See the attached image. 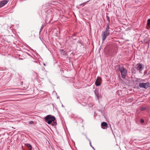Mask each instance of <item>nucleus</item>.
<instances>
[{
    "instance_id": "2eb2a0df",
    "label": "nucleus",
    "mask_w": 150,
    "mask_h": 150,
    "mask_svg": "<svg viewBox=\"0 0 150 150\" xmlns=\"http://www.w3.org/2000/svg\"><path fill=\"white\" fill-rule=\"evenodd\" d=\"M33 121H30L29 122V124H30L31 125V124H33Z\"/></svg>"
},
{
    "instance_id": "9d476101",
    "label": "nucleus",
    "mask_w": 150,
    "mask_h": 150,
    "mask_svg": "<svg viewBox=\"0 0 150 150\" xmlns=\"http://www.w3.org/2000/svg\"><path fill=\"white\" fill-rule=\"evenodd\" d=\"M101 125L102 127H106L108 126V124L106 122H103L101 123Z\"/></svg>"
},
{
    "instance_id": "6e6552de",
    "label": "nucleus",
    "mask_w": 150,
    "mask_h": 150,
    "mask_svg": "<svg viewBox=\"0 0 150 150\" xmlns=\"http://www.w3.org/2000/svg\"><path fill=\"white\" fill-rule=\"evenodd\" d=\"M94 92L96 95L98 99L99 98V94L98 90L95 89V90Z\"/></svg>"
},
{
    "instance_id": "dca6fc26",
    "label": "nucleus",
    "mask_w": 150,
    "mask_h": 150,
    "mask_svg": "<svg viewBox=\"0 0 150 150\" xmlns=\"http://www.w3.org/2000/svg\"><path fill=\"white\" fill-rule=\"evenodd\" d=\"M89 140V144H90V145L93 148V146H92V145H91V141L90 140Z\"/></svg>"
},
{
    "instance_id": "ddd939ff",
    "label": "nucleus",
    "mask_w": 150,
    "mask_h": 150,
    "mask_svg": "<svg viewBox=\"0 0 150 150\" xmlns=\"http://www.w3.org/2000/svg\"><path fill=\"white\" fill-rule=\"evenodd\" d=\"M119 81H120L121 82L123 83L122 80L120 78H119Z\"/></svg>"
},
{
    "instance_id": "f8f14e48",
    "label": "nucleus",
    "mask_w": 150,
    "mask_h": 150,
    "mask_svg": "<svg viewBox=\"0 0 150 150\" xmlns=\"http://www.w3.org/2000/svg\"><path fill=\"white\" fill-rule=\"evenodd\" d=\"M146 109V108H145L142 107L140 109V110L141 111H144Z\"/></svg>"
},
{
    "instance_id": "aec40b11",
    "label": "nucleus",
    "mask_w": 150,
    "mask_h": 150,
    "mask_svg": "<svg viewBox=\"0 0 150 150\" xmlns=\"http://www.w3.org/2000/svg\"><path fill=\"white\" fill-rule=\"evenodd\" d=\"M42 28H42H41V29Z\"/></svg>"
},
{
    "instance_id": "a211bd4d",
    "label": "nucleus",
    "mask_w": 150,
    "mask_h": 150,
    "mask_svg": "<svg viewBox=\"0 0 150 150\" xmlns=\"http://www.w3.org/2000/svg\"><path fill=\"white\" fill-rule=\"evenodd\" d=\"M141 122H142L143 123L144 122V120L143 119H141Z\"/></svg>"
},
{
    "instance_id": "f257e3e1",
    "label": "nucleus",
    "mask_w": 150,
    "mask_h": 150,
    "mask_svg": "<svg viewBox=\"0 0 150 150\" xmlns=\"http://www.w3.org/2000/svg\"><path fill=\"white\" fill-rule=\"evenodd\" d=\"M45 119L49 125L51 124L52 122H53L52 124V125L55 126L57 124L56 122L55 121V118L54 116H52L50 115H47L45 118Z\"/></svg>"
},
{
    "instance_id": "20e7f679",
    "label": "nucleus",
    "mask_w": 150,
    "mask_h": 150,
    "mask_svg": "<svg viewBox=\"0 0 150 150\" xmlns=\"http://www.w3.org/2000/svg\"><path fill=\"white\" fill-rule=\"evenodd\" d=\"M149 83L148 82L146 83H140L139 86L140 88H147L149 87Z\"/></svg>"
},
{
    "instance_id": "9b49d317",
    "label": "nucleus",
    "mask_w": 150,
    "mask_h": 150,
    "mask_svg": "<svg viewBox=\"0 0 150 150\" xmlns=\"http://www.w3.org/2000/svg\"><path fill=\"white\" fill-rule=\"evenodd\" d=\"M147 25L148 26H150V19H149L147 21Z\"/></svg>"
},
{
    "instance_id": "7ed1b4c3",
    "label": "nucleus",
    "mask_w": 150,
    "mask_h": 150,
    "mask_svg": "<svg viewBox=\"0 0 150 150\" xmlns=\"http://www.w3.org/2000/svg\"><path fill=\"white\" fill-rule=\"evenodd\" d=\"M119 69L121 73L122 78L125 79L127 74V70L123 67H120Z\"/></svg>"
},
{
    "instance_id": "f3484780",
    "label": "nucleus",
    "mask_w": 150,
    "mask_h": 150,
    "mask_svg": "<svg viewBox=\"0 0 150 150\" xmlns=\"http://www.w3.org/2000/svg\"><path fill=\"white\" fill-rule=\"evenodd\" d=\"M107 17L108 19V21H110V18L109 17H108V16H107Z\"/></svg>"
},
{
    "instance_id": "f03ea898",
    "label": "nucleus",
    "mask_w": 150,
    "mask_h": 150,
    "mask_svg": "<svg viewBox=\"0 0 150 150\" xmlns=\"http://www.w3.org/2000/svg\"><path fill=\"white\" fill-rule=\"evenodd\" d=\"M109 24L108 25L107 27L105 28V30L103 31L102 33V39L103 41H104L107 37L110 35L109 31Z\"/></svg>"
},
{
    "instance_id": "4468645a",
    "label": "nucleus",
    "mask_w": 150,
    "mask_h": 150,
    "mask_svg": "<svg viewBox=\"0 0 150 150\" xmlns=\"http://www.w3.org/2000/svg\"><path fill=\"white\" fill-rule=\"evenodd\" d=\"M89 2V1H86V2L83 3V4H80V6H81V5H84V4H85V3H87V2Z\"/></svg>"
},
{
    "instance_id": "0eeeda50",
    "label": "nucleus",
    "mask_w": 150,
    "mask_h": 150,
    "mask_svg": "<svg viewBox=\"0 0 150 150\" xmlns=\"http://www.w3.org/2000/svg\"><path fill=\"white\" fill-rule=\"evenodd\" d=\"M7 2L8 1L5 0L0 1V8L4 6V5L6 4Z\"/></svg>"
},
{
    "instance_id": "6ab92c4d",
    "label": "nucleus",
    "mask_w": 150,
    "mask_h": 150,
    "mask_svg": "<svg viewBox=\"0 0 150 150\" xmlns=\"http://www.w3.org/2000/svg\"><path fill=\"white\" fill-rule=\"evenodd\" d=\"M23 83V82H21V84H22Z\"/></svg>"
},
{
    "instance_id": "1a4fd4ad",
    "label": "nucleus",
    "mask_w": 150,
    "mask_h": 150,
    "mask_svg": "<svg viewBox=\"0 0 150 150\" xmlns=\"http://www.w3.org/2000/svg\"><path fill=\"white\" fill-rule=\"evenodd\" d=\"M26 146H27L29 150H32V147L31 145L29 144H26Z\"/></svg>"
},
{
    "instance_id": "423d86ee",
    "label": "nucleus",
    "mask_w": 150,
    "mask_h": 150,
    "mask_svg": "<svg viewBox=\"0 0 150 150\" xmlns=\"http://www.w3.org/2000/svg\"><path fill=\"white\" fill-rule=\"evenodd\" d=\"M101 79L100 78L98 77L95 81V84L96 86H100L101 83Z\"/></svg>"
},
{
    "instance_id": "39448f33",
    "label": "nucleus",
    "mask_w": 150,
    "mask_h": 150,
    "mask_svg": "<svg viewBox=\"0 0 150 150\" xmlns=\"http://www.w3.org/2000/svg\"><path fill=\"white\" fill-rule=\"evenodd\" d=\"M135 67L137 70L139 71H142L144 69V67H143L142 64L140 63L137 64L135 66Z\"/></svg>"
}]
</instances>
